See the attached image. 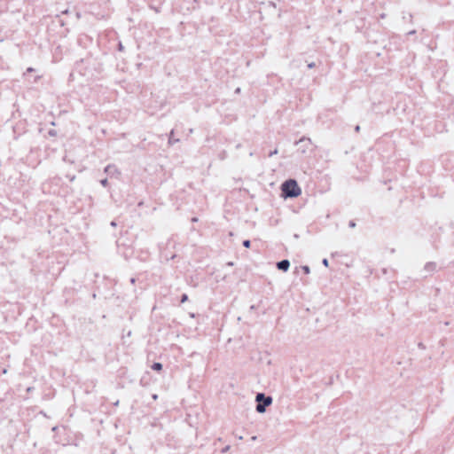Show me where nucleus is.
I'll use <instances>...</instances> for the list:
<instances>
[{
    "label": "nucleus",
    "instance_id": "nucleus-9",
    "mask_svg": "<svg viewBox=\"0 0 454 454\" xmlns=\"http://www.w3.org/2000/svg\"><path fill=\"white\" fill-rule=\"evenodd\" d=\"M243 246L247 248L250 247V241L249 240L243 241Z\"/></svg>",
    "mask_w": 454,
    "mask_h": 454
},
{
    "label": "nucleus",
    "instance_id": "nucleus-14",
    "mask_svg": "<svg viewBox=\"0 0 454 454\" xmlns=\"http://www.w3.org/2000/svg\"><path fill=\"white\" fill-rule=\"evenodd\" d=\"M277 153H278V150L276 149L270 153V156L272 157L273 155H276Z\"/></svg>",
    "mask_w": 454,
    "mask_h": 454
},
{
    "label": "nucleus",
    "instance_id": "nucleus-21",
    "mask_svg": "<svg viewBox=\"0 0 454 454\" xmlns=\"http://www.w3.org/2000/svg\"><path fill=\"white\" fill-rule=\"evenodd\" d=\"M350 226H351V227H354V226H355V223H350Z\"/></svg>",
    "mask_w": 454,
    "mask_h": 454
},
{
    "label": "nucleus",
    "instance_id": "nucleus-15",
    "mask_svg": "<svg viewBox=\"0 0 454 454\" xmlns=\"http://www.w3.org/2000/svg\"><path fill=\"white\" fill-rule=\"evenodd\" d=\"M124 47L121 43H119V50L123 51Z\"/></svg>",
    "mask_w": 454,
    "mask_h": 454
},
{
    "label": "nucleus",
    "instance_id": "nucleus-7",
    "mask_svg": "<svg viewBox=\"0 0 454 454\" xmlns=\"http://www.w3.org/2000/svg\"><path fill=\"white\" fill-rule=\"evenodd\" d=\"M112 169H115L114 166L108 165V166L106 167L105 172L110 173L112 171Z\"/></svg>",
    "mask_w": 454,
    "mask_h": 454
},
{
    "label": "nucleus",
    "instance_id": "nucleus-5",
    "mask_svg": "<svg viewBox=\"0 0 454 454\" xmlns=\"http://www.w3.org/2000/svg\"><path fill=\"white\" fill-rule=\"evenodd\" d=\"M425 270L429 273L433 272L436 270V264L434 262H428L426 264Z\"/></svg>",
    "mask_w": 454,
    "mask_h": 454
},
{
    "label": "nucleus",
    "instance_id": "nucleus-13",
    "mask_svg": "<svg viewBox=\"0 0 454 454\" xmlns=\"http://www.w3.org/2000/svg\"><path fill=\"white\" fill-rule=\"evenodd\" d=\"M323 262V264H324L325 267H327V266H328V260H327V259H325H325L323 260V262Z\"/></svg>",
    "mask_w": 454,
    "mask_h": 454
},
{
    "label": "nucleus",
    "instance_id": "nucleus-19",
    "mask_svg": "<svg viewBox=\"0 0 454 454\" xmlns=\"http://www.w3.org/2000/svg\"><path fill=\"white\" fill-rule=\"evenodd\" d=\"M229 450V446L223 449V451H227Z\"/></svg>",
    "mask_w": 454,
    "mask_h": 454
},
{
    "label": "nucleus",
    "instance_id": "nucleus-17",
    "mask_svg": "<svg viewBox=\"0 0 454 454\" xmlns=\"http://www.w3.org/2000/svg\"><path fill=\"white\" fill-rule=\"evenodd\" d=\"M111 226L115 227L116 226V223L115 222H112L111 223Z\"/></svg>",
    "mask_w": 454,
    "mask_h": 454
},
{
    "label": "nucleus",
    "instance_id": "nucleus-10",
    "mask_svg": "<svg viewBox=\"0 0 454 454\" xmlns=\"http://www.w3.org/2000/svg\"><path fill=\"white\" fill-rule=\"evenodd\" d=\"M49 135H50L51 137H55V136L57 135V132H56V130H54V129H51V130L49 131Z\"/></svg>",
    "mask_w": 454,
    "mask_h": 454
},
{
    "label": "nucleus",
    "instance_id": "nucleus-4",
    "mask_svg": "<svg viewBox=\"0 0 454 454\" xmlns=\"http://www.w3.org/2000/svg\"><path fill=\"white\" fill-rule=\"evenodd\" d=\"M290 267V262L288 260H282L277 263V268L280 270L286 271Z\"/></svg>",
    "mask_w": 454,
    "mask_h": 454
},
{
    "label": "nucleus",
    "instance_id": "nucleus-3",
    "mask_svg": "<svg viewBox=\"0 0 454 454\" xmlns=\"http://www.w3.org/2000/svg\"><path fill=\"white\" fill-rule=\"evenodd\" d=\"M296 144L300 145V151L302 153H305L309 149V146L311 145L312 141L310 138L303 137Z\"/></svg>",
    "mask_w": 454,
    "mask_h": 454
},
{
    "label": "nucleus",
    "instance_id": "nucleus-1",
    "mask_svg": "<svg viewBox=\"0 0 454 454\" xmlns=\"http://www.w3.org/2000/svg\"><path fill=\"white\" fill-rule=\"evenodd\" d=\"M284 198H296L301 194V189L294 179L285 181L281 184Z\"/></svg>",
    "mask_w": 454,
    "mask_h": 454
},
{
    "label": "nucleus",
    "instance_id": "nucleus-20",
    "mask_svg": "<svg viewBox=\"0 0 454 454\" xmlns=\"http://www.w3.org/2000/svg\"><path fill=\"white\" fill-rule=\"evenodd\" d=\"M198 219L197 218H192V222H197Z\"/></svg>",
    "mask_w": 454,
    "mask_h": 454
},
{
    "label": "nucleus",
    "instance_id": "nucleus-2",
    "mask_svg": "<svg viewBox=\"0 0 454 454\" xmlns=\"http://www.w3.org/2000/svg\"><path fill=\"white\" fill-rule=\"evenodd\" d=\"M255 401L258 403L256 405V411L259 413H264L266 407L272 403V397L266 396L263 393H258L255 396Z\"/></svg>",
    "mask_w": 454,
    "mask_h": 454
},
{
    "label": "nucleus",
    "instance_id": "nucleus-8",
    "mask_svg": "<svg viewBox=\"0 0 454 454\" xmlns=\"http://www.w3.org/2000/svg\"><path fill=\"white\" fill-rule=\"evenodd\" d=\"M302 270L306 273V274H309L310 272V269L309 266H302Z\"/></svg>",
    "mask_w": 454,
    "mask_h": 454
},
{
    "label": "nucleus",
    "instance_id": "nucleus-16",
    "mask_svg": "<svg viewBox=\"0 0 454 454\" xmlns=\"http://www.w3.org/2000/svg\"><path fill=\"white\" fill-rule=\"evenodd\" d=\"M153 400H157L158 399V395H156V394L153 395Z\"/></svg>",
    "mask_w": 454,
    "mask_h": 454
},
{
    "label": "nucleus",
    "instance_id": "nucleus-11",
    "mask_svg": "<svg viewBox=\"0 0 454 454\" xmlns=\"http://www.w3.org/2000/svg\"><path fill=\"white\" fill-rule=\"evenodd\" d=\"M188 300V296L187 294H183L182 296V299H181V302H185L186 301Z\"/></svg>",
    "mask_w": 454,
    "mask_h": 454
},
{
    "label": "nucleus",
    "instance_id": "nucleus-12",
    "mask_svg": "<svg viewBox=\"0 0 454 454\" xmlns=\"http://www.w3.org/2000/svg\"><path fill=\"white\" fill-rule=\"evenodd\" d=\"M107 179H103L100 181V184L103 185V186H106L107 185Z\"/></svg>",
    "mask_w": 454,
    "mask_h": 454
},
{
    "label": "nucleus",
    "instance_id": "nucleus-6",
    "mask_svg": "<svg viewBox=\"0 0 454 454\" xmlns=\"http://www.w3.org/2000/svg\"><path fill=\"white\" fill-rule=\"evenodd\" d=\"M153 370L160 371L162 369V364L160 363H154L152 366Z\"/></svg>",
    "mask_w": 454,
    "mask_h": 454
},
{
    "label": "nucleus",
    "instance_id": "nucleus-18",
    "mask_svg": "<svg viewBox=\"0 0 454 454\" xmlns=\"http://www.w3.org/2000/svg\"><path fill=\"white\" fill-rule=\"evenodd\" d=\"M313 67H314V63H310V64L309 65V68H312Z\"/></svg>",
    "mask_w": 454,
    "mask_h": 454
}]
</instances>
